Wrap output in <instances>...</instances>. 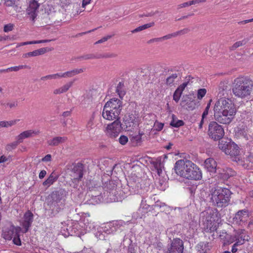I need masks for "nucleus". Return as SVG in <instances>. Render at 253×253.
Instances as JSON below:
<instances>
[{"mask_svg": "<svg viewBox=\"0 0 253 253\" xmlns=\"http://www.w3.org/2000/svg\"><path fill=\"white\" fill-rule=\"evenodd\" d=\"M86 185L89 190L93 192L89 200L90 204H98L103 202L104 199L109 202H118L122 199L121 192L119 191L113 181L105 183L103 188L100 186L101 183L94 179L88 180Z\"/></svg>", "mask_w": 253, "mask_h": 253, "instance_id": "1", "label": "nucleus"}, {"mask_svg": "<svg viewBox=\"0 0 253 253\" xmlns=\"http://www.w3.org/2000/svg\"><path fill=\"white\" fill-rule=\"evenodd\" d=\"M213 110L215 119L223 124H230L237 112L234 103L227 97L218 98L214 104Z\"/></svg>", "mask_w": 253, "mask_h": 253, "instance_id": "2", "label": "nucleus"}, {"mask_svg": "<svg viewBox=\"0 0 253 253\" xmlns=\"http://www.w3.org/2000/svg\"><path fill=\"white\" fill-rule=\"evenodd\" d=\"M232 91L237 98L250 99L253 94V81L248 76H239L232 82Z\"/></svg>", "mask_w": 253, "mask_h": 253, "instance_id": "3", "label": "nucleus"}, {"mask_svg": "<svg viewBox=\"0 0 253 253\" xmlns=\"http://www.w3.org/2000/svg\"><path fill=\"white\" fill-rule=\"evenodd\" d=\"M174 169L177 175L188 179L199 180L202 177L198 167L189 160H179L176 161Z\"/></svg>", "mask_w": 253, "mask_h": 253, "instance_id": "4", "label": "nucleus"}, {"mask_svg": "<svg viewBox=\"0 0 253 253\" xmlns=\"http://www.w3.org/2000/svg\"><path fill=\"white\" fill-rule=\"evenodd\" d=\"M122 109L121 100L118 99H111L105 103L102 113V117L108 121L119 120Z\"/></svg>", "mask_w": 253, "mask_h": 253, "instance_id": "5", "label": "nucleus"}, {"mask_svg": "<svg viewBox=\"0 0 253 253\" xmlns=\"http://www.w3.org/2000/svg\"><path fill=\"white\" fill-rule=\"evenodd\" d=\"M200 217L206 232H212L217 229L219 218L216 209L208 208L201 213Z\"/></svg>", "mask_w": 253, "mask_h": 253, "instance_id": "6", "label": "nucleus"}, {"mask_svg": "<svg viewBox=\"0 0 253 253\" xmlns=\"http://www.w3.org/2000/svg\"><path fill=\"white\" fill-rule=\"evenodd\" d=\"M211 201L218 207L226 206L229 202L230 191L228 189L216 187L211 191Z\"/></svg>", "mask_w": 253, "mask_h": 253, "instance_id": "7", "label": "nucleus"}, {"mask_svg": "<svg viewBox=\"0 0 253 253\" xmlns=\"http://www.w3.org/2000/svg\"><path fill=\"white\" fill-rule=\"evenodd\" d=\"M218 147L225 154L230 155L233 161L235 162L240 161L239 147L231 140L219 141Z\"/></svg>", "mask_w": 253, "mask_h": 253, "instance_id": "8", "label": "nucleus"}, {"mask_svg": "<svg viewBox=\"0 0 253 253\" xmlns=\"http://www.w3.org/2000/svg\"><path fill=\"white\" fill-rule=\"evenodd\" d=\"M208 134L214 140L222 138L224 135V129L222 126L215 122H211L209 125Z\"/></svg>", "mask_w": 253, "mask_h": 253, "instance_id": "9", "label": "nucleus"}, {"mask_svg": "<svg viewBox=\"0 0 253 253\" xmlns=\"http://www.w3.org/2000/svg\"><path fill=\"white\" fill-rule=\"evenodd\" d=\"M122 130L121 122L119 120H117L107 125L105 132L108 136L111 138H116L121 132Z\"/></svg>", "mask_w": 253, "mask_h": 253, "instance_id": "10", "label": "nucleus"}, {"mask_svg": "<svg viewBox=\"0 0 253 253\" xmlns=\"http://www.w3.org/2000/svg\"><path fill=\"white\" fill-rule=\"evenodd\" d=\"M51 198L52 202L50 204V208L52 210L56 209L58 211V209L64 204V192L62 190L54 192L52 193Z\"/></svg>", "mask_w": 253, "mask_h": 253, "instance_id": "11", "label": "nucleus"}, {"mask_svg": "<svg viewBox=\"0 0 253 253\" xmlns=\"http://www.w3.org/2000/svg\"><path fill=\"white\" fill-rule=\"evenodd\" d=\"M126 224L123 220L115 221L105 224L102 229L106 234H114L118 230H123V227Z\"/></svg>", "mask_w": 253, "mask_h": 253, "instance_id": "12", "label": "nucleus"}, {"mask_svg": "<svg viewBox=\"0 0 253 253\" xmlns=\"http://www.w3.org/2000/svg\"><path fill=\"white\" fill-rule=\"evenodd\" d=\"M80 222L83 229L84 230V234L93 230L96 226L88 213H84L82 215Z\"/></svg>", "mask_w": 253, "mask_h": 253, "instance_id": "13", "label": "nucleus"}, {"mask_svg": "<svg viewBox=\"0 0 253 253\" xmlns=\"http://www.w3.org/2000/svg\"><path fill=\"white\" fill-rule=\"evenodd\" d=\"M68 235L80 236L84 234V230L83 229L79 221H72L68 224L66 228Z\"/></svg>", "mask_w": 253, "mask_h": 253, "instance_id": "14", "label": "nucleus"}, {"mask_svg": "<svg viewBox=\"0 0 253 253\" xmlns=\"http://www.w3.org/2000/svg\"><path fill=\"white\" fill-rule=\"evenodd\" d=\"M249 219V212L246 210L239 211L233 217L234 222L241 226L245 225Z\"/></svg>", "mask_w": 253, "mask_h": 253, "instance_id": "15", "label": "nucleus"}, {"mask_svg": "<svg viewBox=\"0 0 253 253\" xmlns=\"http://www.w3.org/2000/svg\"><path fill=\"white\" fill-rule=\"evenodd\" d=\"M183 241L179 239H174L168 249V253H183Z\"/></svg>", "mask_w": 253, "mask_h": 253, "instance_id": "16", "label": "nucleus"}, {"mask_svg": "<svg viewBox=\"0 0 253 253\" xmlns=\"http://www.w3.org/2000/svg\"><path fill=\"white\" fill-rule=\"evenodd\" d=\"M124 122L127 130L137 125L138 122V117L135 114H127L125 116Z\"/></svg>", "mask_w": 253, "mask_h": 253, "instance_id": "17", "label": "nucleus"}, {"mask_svg": "<svg viewBox=\"0 0 253 253\" xmlns=\"http://www.w3.org/2000/svg\"><path fill=\"white\" fill-rule=\"evenodd\" d=\"M235 238L236 241L241 245H243L245 242L248 241L250 239V236L248 232L244 229H239L234 231Z\"/></svg>", "mask_w": 253, "mask_h": 253, "instance_id": "18", "label": "nucleus"}, {"mask_svg": "<svg viewBox=\"0 0 253 253\" xmlns=\"http://www.w3.org/2000/svg\"><path fill=\"white\" fill-rule=\"evenodd\" d=\"M40 4L36 0H32L30 1L28 7L27 9V12L30 16L32 20H34L39 12Z\"/></svg>", "mask_w": 253, "mask_h": 253, "instance_id": "19", "label": "nucleus"}, {"mask_svg": "<svg viewBox=\"0 0 253 253\" xmlns=\"http://www.w3.org/2000/svg\"><path fill=\"white\" fill-rule=\"evenodd\" d=\"M40 131L37 130L29 129L23 131L16 137V139L19 143H22L25 139L33 137L39 134Z\"/></svg>", "mask_w": 253, "mask_h": 253, "instance_id": "20", "label": "nucleus"}, {"mask_svg": "<svg viewBox=\"0 0 253 253\" xmlns=\"http://www.w3.org/2000/svg\"><path fill=\"white\" fill-rule=\"evenodd\" d=\"M33 220V214L30 211H27L24 215L23 220L22 222V225L24 228V232H26L31 226Z\"/></svg>", "mask_w": 253, "mask_h": 253, "instance_id": "21", "label": "nucleus"}, {"mask_svg": "<svg viewBox=\"0 0 253 253\" xmlns=\"http://www.w3.org/2000/svg\"><path fill=\"white\" fill-rule=\"evenodd\" d=\"M70 175L72 177V180L74 181L81 180L83 176L82 167L79 165L75 166Z\"/></svg>", "mask_w": 253, "mask_h": 253, "instance_id": "22", "label": "nucleus"}, {"mask_svg": "<svg viewBox=\"0 0 253 253\" xmlns=\"http://www.w3.org/2000/svg\"><path fill=\"white\" fill-rule=\"evenodd\" d=\"M17 234V229L13 226L5 228L3 230L2 237L6 240H10Z\"/></svg>", "mask_w": 253, "mask_h": 253, "instance_id": "23", "label": "nucleus"}, {"mask_svg": "<svg viewBox=\"0 0 253 253\" xmlns=\"http://www.w3.org/2000/svg\"><path fill=\"white\" fill-rule=\"evenodd\" d=\"M204 167L209 171L215 172L216 170L217 164L213 159L209 158L205 160Z\"/></svg>", "mask_w": 253, "mask_h": 253, "instance_id": "24", "label": "nucleus"}, {"mask_svg": "<svg viewBox=\"0 0 253 253\" xmlns=\"http://www.w3.org/2000/svg\"><path fill=\"white\" fill-rule=\"evenodd\" d=\"M217 170L222 178L224 179H228L229 177L233 176L235 174V171L231 169L228 168H223L222 169L218 168Z\"/></svg>", "mask_w": 253, "mask_h": 253, "instance_id": "25", "label": "nucleus"}, {"mask_svg": "<svg viewBox=\"0 0 253 253\" xmlns=\"http://www.w3.org/2000/svg\"><path fill=\"white\" fill-rule=\"evenodd\" d=\"M73 82L70 81L64 84L62 86L54 89L53 93L55 95L60 94L66 92L72 86Z\"/></svg>", "mask_w": 253, "mask_h": 253, "instance_id": "26", "label": "nucleus"}, {"mask_svg": "<svg viewBox=\"0 0 253 253\" xmlns=\"http://www.w3.org/2000/svg\"><path fill=\"white\" fill-rule=\"evenodd\" d=\"M187 31H188L187 29H183L182 30L176 32H175V33H173L172 34H168V35L163 36L161 38L156 39L154 40L155 41H162L164 40L170 39L172 38L176 37L178 35L184 34L187 33Z\"/></svg>", "mask_w": 253, "mask_h": 253, "instance_id": "27", "label": "nucleus"}, {"mask_svg": "<svg viewBox=\"0 0 253 253\" xmlns=\"http://www.w3.org/2000/svg\"><path fill=\"white\" fill-rule=\"evenodd\" d=\"M149 210V205H144V206L140 207L138 211L133 214V216L136 218H142L148 212Z\"/></svg>", "mask_w": 253, "mask_h": 253, "instance_id": "28", "label": "nucleus"}, {"mask_svg": "<svg viewBox=\"0 0 253 253\" xmlns=\"http://www.w3.org/2000/svg\"><path fill=\"white\" fill-rule=\"evenodd\" d=\"M67 139L66 136H57L48 141V144L50 146H57L59 144L65 142Z\"/></svg>", "mask_w": 253, "mask_h": 253, "instance_id": "29", "label": "nucleus"}, {"mask_svg": "<svg viewBox=\"0 0 253 253\" xmlns=\"http://www.w3.org/2000/svg\"><path fill=\"white\" fill-rule=\"evenodd\" d=\"M220 238L223 241L224 244H230L233 243L234 241L236 242L235 234L232 236L225 233L223 235H220Z\"/></svg>", "mask_w": 253, "mask_h": 253, "instance_id": "30", "label": "nucleus"}, {"mask_svg": "<svg viewBox=\"0 0 253 253\" xmlns=\"http://www.w3.org/2000/svg\"><path fill=\"white\" fill-rule=\"evenodd\" d=\"M84 69H75L72 70L68 71L63 73V78H71L76 75L84 72Z\"/></svg>", "mask_w": 253, "mask_h": 253, "instance_id": "31", "label": "nucleus"}, {"mask_svg": "<svg viewBox=\"0 0 253 253\" xmlns=\"http://www.w3.org/2000/svg\"><path fill=\"white\" fill-rule=\"evenodd\" d=\"M63 78V73H57L53 74L48 75L41 78V80L46 81L48 80H56Z\"/></svg>", "mask_w": 253, "mask_h": 253, "instance_id": "32", "label": "nucleus"}, {"mask_svg": "<svg viewBox=\"0 0 253 253\" xmlns=\"http://www.w3.org/2000/svg\"><path fill=\"white\" fill-rule=\"evenodd\" d=\"M58 178V176L55 173L52 172L50 174L48 178L43 182V185L45 186H49L52 184Z\"/></svg>", "mask_w": 253, "mask_h": 253, "instance_id": "33", "label": "nucleus"}, {"mask_svg": "<svg viewBox=\"0 0 253 253\" xmlns=\"http://www.w3.org/2000/svg\"><path fill=\"white\" fill-rule=\"evenodd\" d=\"M181 105L186 109L191 111L194 110L197 106L196 102L194 100H189L187 101L185 104L184 101H182L181 103Z\"/></svg>", "mask_w": 253, "mask_h": 253, "instance_id": "34", "label": "nucleus"}, {"mask_svg": "<svg viewBox=\"0 0 253 253\" xmlns=\"http://www.w3.org/2000/svg\"><path fill=\"white\" fill-rule=\"evenodd\" d=\"M171 126L174 127H178L184 125V122L182 120L177 119L174 115H172V120L170 122Z\"/></svg>", "mask_w": 253, "mask_h": 253, "instance_id": "35", "label": "nucleus"}, {"mask_svg": "<svg viewBox=\"0 0 253 253\" xmlns=\"http://www.w3.org/2000/svg\"><path fill=\"white\" fill-rule=\"evenodd\" d=\"M19 120H14L9 121H2L0 122V128L2 127H8L15 125Z\"/></svg>", "mask_w": 253, "mask_h": 253, "instance_id": "36", "label": "nucleus"}, {"mask_svg": "<svg viewBox=\"0 0 253 253\" xmlns=\"http://www.w3.org/2000/svg\"><path fill=\"white\" fill-rule=\"evenodd\" d=\"M47 51V48L43 47L39 49L35 50L33 51L30 52L31 57H35L42 55Z\"/></svg>", "mask_w": 253, "mask_h": 253, "instance_id": "37", "label": "nucleus"}, {"mask_svg": "<svg viewBox=\"0 0 253 253\" xmlns=\"http://www.w3.org/2000/svg\"><path fill=\"white\" fill-rule=\"evenodd\" d=\"M27 68H28V66L27 65H19L18 66L11 67L7 68L6 69H3V71H7V72H9V71L16 72V71H19L20 69H23Z\"/></svg>", "mask_w": 253, "mask_h": 253, "instance_id": "38", "label": "nucleus"}, {"mask_svg": "<svg viewBox=\"0 0 253 253\" xmlns=\"http://www.w3.org/2000/svg\"><path fill=\"white\" fill-rule=\"evenodd\" d=\"M142 134V133H139L132 135L131 139V141L135 144L139 143L141 142Z\"/></svg>", "mask_w": 253, "mask_h": 253, "instance_id": "39", "label": "nucleus"}, {"mask_svg": "<svg viewBox=\"0 0 253 253\" xmlns=\"http://www.w3.org/2000/svg\"><path fill=\"white\" fill-rule=\"evenodd\" d=\"M105 234L103 231L102 230V228L100 229V230H98V231L95 233V237L101 240H105L106 238V236L105 235Z\"/></svg>", "mask_w": 253, "mask_h": 253, "instance_id": "40", "label": "nucleus"}, {"mask_svg": "<svg viewBox=\"0 0 253 253\" xmlns=\"http://www.w3.org/2000/svg\"><path fill=\"white\" fill-rule=\"evenodd\" d=\"M105 234L103 231L102 230V228L100 229V230H98V231L95 233V237L101 240H105L106 238V236L105 235Z\"/></svg>", "mask_w": 253, "mask_h": 253, "instance_id": "41", "label": "nucleus"}, {"mask_svg": "<svg viewBox=\"0 0 253 253\" xmlns=\"http://www.w3.org/2000/svg\"><path fill=\"white\" fill-rule=\"evenodd\" d=\"M123 85L120 83L116 88V92L120 98H123L125 94V92L123 89Z\"/></svg>", "mask_w": 253, "mask_h": 253, "instance_id": "42", "label": "nucleus"}, {"mask_svg": "<svg viewBox=\"0 0 253 253\" xmlns=\"http://www.w3.org/2000/svg\"><path fill=\"white\" fill-rule=\"evenodd\" d=\"M177 75L176 74H173L169 77L167 78L166 80V84L169 85H171L174 83L175 80L177 78Z\"/></svg>", "mask_w": 253, "mask_h": 253, "instance_id": "43", "label": "nucleus"}, {"mask_svg": "<svg viewBox=\"0 0 253 253\" xmlns=\"http://www.w3.org/2000/svg\"><path fill=\"white\" fill-rule=\"evenodd\" d=\"M207 90L205 88H201L197 91V98L201 100L206 95Z\"/></svg>", "mask_w": 253, "mask_h": 253, "instance_id": "44", "label": "nucleus"}, {"mask_svg": "<svg viewBox=\"0 0 253 253\" xmlns=\"http://www.w3.org/2000/svg\"><path fill=\"white\" fill-rule=\"evenodd\" d=\"M164 124L162 123H160L159 122H155L154 126L153 129L156 131H161L164 127Z\"/></svg>", "mask_w": 253, "mask_h": 253, "instance_id": "45", "label": "nucleus"}, {"mask_svg": "<svg viewBox=\"0 0 253 253\" xmlns=\"http://www.w3.org/2000/svg\"><path fill=\"white\" fill-rule=\"evenodd\" d=\"M94 126V117L92 116L87 122L86 124V128L88 130H90Z\"/></svg>", "mask_w": 253, "mask_h": 253, "instance_id": "46", "label": "nucleus"}, {"mask_svg": "<svg viewBox=\"0 0 253 253\" xmlns=\"http://www.w3.org/2000/svg\"><path fill=\"white\" fill-rule=\"evenodd\" d=\"M20 143L18 142L17 140L16 141L12 142L6 146V150L8 151H12L13 149H14L17 147V145Z\"/></svg>", "mask_w": 253, "mask_h": 253, "instance_id": "47", "label": "nucleus"}, {"mask_svg": "<svg viewBox=\"0 0 253 253\" xmlns=\"http://www.w3.org/2000/svg\"><path fill=\"white\" fill-rule=\"evenodd\" d=\"M119 142L123 145H126L128 142V138L126 135H122L119 138Z\"/></svg>", "mask_w": 253, "mask_h": 253, "instance_id": "48", "label": "nucleus"}, {"mask_svg": "<svg viewBox=\"0 0 253 253\" xmlns=\"http://www.w3.org/2000/svg\"><path fill=\"white\" fill-rule=\"evenodd\" d=\"M182 94V92L178 90L177 89H176L175 91L173 96V99L174 101H175L176 102H177L181 96V95Z\"/></svg>", "mask_w": 253, "mask_h": 253, "instance_id": "49", "label": "nucleus"}, {"mask_svg": "<svg viewBox=\"0 0 253 253\" xmlns=\"http://www.w3.org/2000/svg\"><path fill=\"white\" fill-rule=\"evenodd\" d=\"M14 28V25L13 24H8L4 26L3 31L5 32H8L11 31Z\"/></svg>", "mask_w": 253, "mask_h": 253, "instance_id": "50", "label": "nucleus"}, {"mask_svg": "<svg viewBox=\"0 0 253 253\" xmlns=\"http://www.w3.org/2000/svg\"><path fill=\"white\" fill-rule=\"evenodd\" d=\"M4 0V3L5 5L7 6H12L18 0Z\"/></svg>", "mask_w": 253, "mask_h": 253, "instance_id": "51", "label": "nucleus"}, {"mask_svg": "<svg viewBox=\"0 0 253 253\" xmlns=\"http://www.w3.org/2000/svg\"><path fill=\"white\" fill-rule=\"evenodd\" d=\"M13 242L17 246H20L21 245V240L18 234L13 237Z\"/></svg>", "mask_w": 253, "mask_h": 253, "instance_id": "52", "label": "nucleus"}, {"mask_svg": "<svg viewBox=\"0 0 253 253\" xmlns=\"http://www.w3.org/2000/svg\"><path fill=\"white\" fill-rule=\"evenodd\" d=\"M117 56V54L115 53L108 52L103 54L101 57L104 58H114Z\"/></svg>", "mask_w": 253, "mask_h": 253, "instance_id": "53", "label": "nucleus"}, {"mask_svg": "<svg viewBox=\"0 0 253 253\" xmlns=\"http://www.w3.org/2000/svg\"><path fill=\"white\" fill-rule=\"evenodd\" d=\"M11 160V156L6 157L3 155L0 157V163H2L4 162H6L7 161H10Z\"/></svg>", "mask_w": 253, "mask_h": 253, "instance_id": "54", "label": "nucleus"}, {"mask_svg": "<svg viewBox=\"0 0 253 253\" xmlns=\"http://www.w3.org/2000/svg\"><path fill=\"white\" fill-rule=\"evenodd\" d=\"M244 44L243 41H238L235 42L232 46V49H235L237 47H239Z\"/></svg>", "mask_w": 253, "mask_h": 253, "instance_id": "55", "label": "nucleus"}, {"mask_svg": "<svg viewBox=\"0 0 253 253\" xmlns=\"http://www.w3.org/2000/svg\"><path fill=\"white\" fill-rule=\"evenodd\" d=\"M53 41V40H39V41H32V44H38L42 43H45L47 42H50L51 41Z\"/></svg>", "mask_w": 253, "mask_h": 253, "instance_id": "56", "label": "nucleus"}, {"mask_svg": "<svg viewBox=\"0 0 253 253\" xmlns=\"http://www.w3.org/2000/svg\"><path fill=\"white\" fill-rule=\"evenodd\" d=\"M188 83V82H184L177 89L181 92H182L185 88L187 86Z\"/></svg>", "mask_w": 253, "mask_h": 253, "instance_id": "57", "label": "nucleus"}, {"mask_svg": "<svg viewBox=\"0 0 253 253\" xmlns=\"http://www.w3.org/2000/svg\"><path fill=\"white\" fill-rule=\"evenodd\" d=\"M60 5L63 8L70 4L69 0H60Z\"/></svg>", "mask_w": 253, "mask_h": 253, "instance_id": "58", "label": "nucleus"}, {"mask_svg": "<svg viewBox=\"0 0 253 253\" xmlns=\"http://www.w3.org/2000/svg\"><path fill=\"white\" fill-rule=\"evenodd\" d=\"M17 106V103L15 102H9L6 104L5 107L9 108H15Z\"/></svg>", "mask_w": 253, "mask_h": 253, "instance_id": "59", "label": "nucleus"}, {"mask_svg": "<svg viewBox=\"0 0 253 253\" xmlns=\"http://www.w3.org/2000/svg\"><path fill=\"white\" fill-rule=\"evenodd\" d=\"M241 245L240 244H239L238 242L236 241L235 243L233 245L232 248V252L233 253H235L237 251V247L238 246Z\"/></svg>", "mask_w": 253, "mask_h": 253, "instance_id": "60", "label": "nucleus"}, {"mask_svg": "<svg viewBox=\"0 0 253 253\" xmlns=\"http://www.w3.org/2000/svg\"><path fill=\"white\" fill-rule=\"evenodd\" d=\"M191 5L190 1L189 2H184L183 3L180 4L178 5V8H181L183 7H187Z\"/></svg>", "mask_w": 253, "mask_h": 253, "instance_id": "61", "label": "nucleus"}, {"mask_svg": "<svg viewBox=\"0 0 253 253\" xmlns=\"http://www.w3.org/2000/svg\"><path fill=\"white\" fill-rule=\"evenodd\" d=\"M43 162H50L51 161V155L50 154H47L42 159Z\"/></svg>", "mask_w": 253, "mask_h": 253, "instance_id": "62", "label": "nucleus"}, {"mask_svg": "<svg viewBox=\"0 0 253 253\" xmlns=\"http://www.w3.org/2000/svg\"><path fill=\"white\" fill-rule=\"evenodd\" d=\"M110 38H111V36H107V37H103L102 39H101L98 40L97 42H95V44L101 43L103 42H105L107 41Z\"/></svg>", "mask_w": 253, "mask_h": 253, "instance_id": "63", "label": "nucleus"}, {"mask_svg": "<svg viewBox=\"0 0 253 253\" xmlns=\"http://www.w3.org/2000/svg\"><path fill=\"white\" fill-rule=\"evenodd\" d=\"M207 193L205 190H202L200 192V195H199V198L202 200H204L205 198L207 197Z\"/></svg>", "mask_w": 253, "mask_h": 253, "instance_id": "64", "label": "nucleus"}]
</instances>
